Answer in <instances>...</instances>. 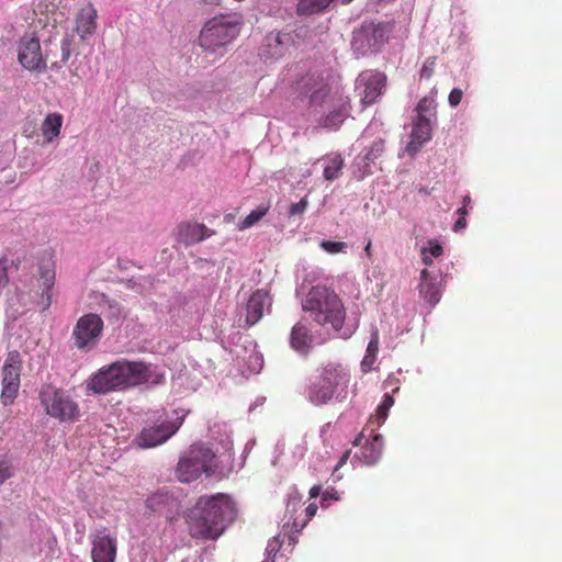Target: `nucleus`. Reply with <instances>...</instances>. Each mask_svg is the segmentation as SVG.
Instances as JSON below:
<instances>
[{"label":"nucleus","instance_id":"nucleus-58","mask_svg":"<svg viewBox=\"0 0 562 562\" xmlns=\"http://www.w3.org/2000/svg\"><path fill=\"white\" fill-rule=\"evenodd\" d=\"M350 334H351V333H350L349 330H345V331H342L340 335H341V337H345V338H346V337H349V336H350Z\"/></svg>","mask_w":562,"mask_h":562},{"label":"nucleus","instance_id":"nucleus-48","mask_svg":"<svg viewBox=\"0 0 562 562\" xmlns=\"http://www.w3.org/2000/svg\"><path fill=\"white\" fill-rule=\"evenodd\" d=\"M327 499H335V501H338L339 499V496H338V493L335 488H331L330 491L329 490H326L324 493H323V498H322V502L324 503L325 501Z\"/></svg>","mask_w":562,"mask_h":562},{"label":"nucleus","instance_id":"nucleus-15","mask_svg":"<svg viewBox=\"0 0 562 562\" xmlns=\"http://www.w3.org/2000/svg\"><path fill=\"white\" fill-rule=\"evenodd\" d=\"M442 277L424 269L420 272L419 295L434 307L441 299Z\"/></svg>","mask_w":562,"mask_h":562},{"label":"nucleus","instance_id":"nucleus-22","mask_svg":"<svg viewBox=\"0 0 562 562\" xmlns=\"http://www.w3.org/2000/svg\"><path fill=\"white\" fill-rule=\"evenodd\" d=\"M383 446V436L381 434H374L372 439L370 441L368 439L362 447L361 454H355L352 462L359 460L368 465L374 464L382 456Z\"/></svg>","mask_w":562,"mask_h":562},{"label":"nucleus","instance_id":"nucleus-51","mask_svg":"<svg viewBox=\"0 0 562 562\" xmlns=\"http://www.w3.org/2000/svg\"><path fill=\"white\" fill-rule=\"evenodd\" d=\"M350 453H351V451H350V450H348V451H346V452L341 456V458H340V460H339V462H338V464H337L336 469H338L339 467H341L342 464H345V463H346V461H347V460H348V458L350 457Z\"/></svg>","mask_w":562,"mask_h":562},{"label":"nucleus","instance_id":"nucleus-54","mask_svg":"<svg viewBox=\"0 0 562 562\" xmlns=\"http://www.w3.org/2000/svg\"><path fill=\"white\" fill-rule=\"evenodd\" d=\"M252 358L255 359V361H256V362H258L259 364H261L262 359H261V357H260L259 355H257V353L251 355V356H250V359H252Z\"/></svg>","mask_w":562,"mask_h":562},{"label":"nucleus","instance_id":"nucleus-60","mask_svg":"<svg viewBox=\"0 0 562 562\" xmlns=\"http://www.w3.org/2000/svg\"><path fill=\"white\" fill-rule=\"evenodd\" d=\"M57 22H58V18H57V16H55V18H54V25H55Z\"/></svg>","mask_w":562,"mask_h":562},{"label":"nucleus","instance_id":"nucleus-2","mask_svg":"<svg viewBox=\"0 0 562 562\" xmlns=\"http://www.w3.org/2000/svg\"><path fill=\"white\" fill-rule=\"evenodd\" d=\"M162 380V374L144 362L122 360L100 369L88 382V389L97 394H105L144 383L160 384Z\"/></svg>","mask_w":562,"mask_h":562},{"label":"nucleus","instance_id":"nucleus-7","mask_svg":"<svg viewBox=\"0 0 562 562\" xmlns=\"http://www.w3.org/2000/svg\"><path fill=\"white\" fill-rule=\"evenodd\" d=\"M46 413L60 422H74L79 416V407L67 392L52 385H45L40 392Z\"/></svg>","mask_w":562,"mask_h":562},{"label":"nucleus","instance_id":"nucleus-37","mask_svg":"<svg viewBox=\"0 0 562 562\" xmlns=\"http://www.w3.org/2000/svg\"><path fill=\"white\" fill-rule=\"evenodd\" d=\"M268 212V207H258L257 210H254L248 214L244 221L240 223V229L248 228L252 226L255 223L260 221L266 213Z\"/></svg>","mask_w":562,"mask_h":562},{"label":"nucleus","instance_id":"nucleus-40","mask_svg":"<svg viewBox=\"0 0 562 562\" xmlns=\"http://www.w3.org/2000/svg\"><path fill=\"white\" fill-rule=\"evenodd\" d=\"M436 58L429 57L425 60L420 69V79H430L435 72Z\"/></svg>","mask_w":562,"mask_h":562},{"label":"nucleus","instance_id":"nucleus-13","mask_svg":"<svg viewBox=\"0 0 562 562\" xmlns=\"http://www.w3.org/2000/svg\"><path fill=\"white\" fill-rule=\"evenodd\" d=\"M385 76L383 74L363 72L359 76L358 89L363 87L361 101L364 105L372 104L381 94L385 86Z\"/></svg>","mask_w":562,"mask_h":562},{"label":"nucleus","instance_id":"nucleus-21","mask_svg":"<svg viewBox=\"0 0 562 562\" xmlns=\"http://www.w3.org/2000/svg\"><path fill=\"white\" fill-rule=\"evenodd\" d=\"M313 336L310 329L302 323L293 326L290 335V345L299 353L306 356L313 346Z\"/></svg>","mask_w":562,"mask_h":562},{"label":"nucleus","instance_id":"nucleus-47","mask_svg":"<svg viewBox=\"0 0 562 562\" xmlns=\"http://www.w3.org/2000/svg\"><path fill=\"white\" fill-rule=\"evenodd\" d=\"M8 282V272L4 260H0V286H3Z\"/></svg>","mask_w":562,"mask_h":562},{"label":"nucleus","instance_id":"nucleus-16","mask_svg":"<svg viewBox=\"0 0 562 562\" xmlns=\"http://www.w3.org/2000/svg\"><path fill=\"white\" fill-rule=\"evenodd\" d=\"M324 110L328 111L322 119V125L327 128H337L349 115L348 99L341 94L330 99Z\"/></svg>","mask_w":562,"mask_h":562},{"label":"nucleus","instance_id":"nucleus-56","mask_svg":"<svg viewBox=\"0 0 562 562\" xmlns=\"http://www.w3.org/2000/svg\"><path fill=\"white\" fill-rule=\"evenodd\" d=\"M370 249H371V243L369 241V243L367 244L366 248H364V250H366V252H367V255H368V256H370V255H371V254H370Z\"/></svg>","mask_w":562,"mask_h":562},{"label":"nucleus","instance_id":"nucleus-28","mask_svg":"<svg viewBox=\"0 0 562 562\" xmlns=\"http://www.w3.org/2000/svg\"><path fill=\"white\" fill-rule=\"evenodd\" d=\"M61 124L63 116L59 113H50L45 117L42 124V132L48 143L59 135Z\"/></svg>","mask_w":562,"mask_h":562},{"label":"nucleus","instance_id":"nucleus-46","mask_svg":"<svg viewBox=\"0 0 562 562\" xmlns=\"http://www.w3.org/2000/svg\"><path fill=\"white\" fill-rule=\"evenodd\" d=\"M281 544H282V541L279 539V537H274L272 538L269 542H268V546H267V553L269 557H271L272 554L276 555L277 552L280 550L281 548Z\"/></svg>","mask_w":562,"mask_h":562},{"label":"nucleus","instance_id":"nucleus-61","mask_svg":"<svg viewBox=\"0 0 562 562\" xmlns=\"http://www.w3.org/2000/svg\"><path fill=\"white\" fill-rule=\"evenodd\" d=\"M379 170H382V161L379 162Z\"/></svg>","mask_w":562,"mask_h":562},{"label":"nucleus","instance_id":"nucleus-50","mask_svg":"<svg viewBox=\"0 0 562 562\" xmlns=\"http://www.w3.org/2000/svg\"><path fill=\"white\" fill-rule=\"evenodd\" d=\"M306 516L308 518H312L313 516H315L316 512H317V505L312 503L310 504L307 507H306Z\"/></svg>","mask_w":562,"mask_h":562},{"label":"nucleus","instance_id":"nucleus-38","mask_svg":"<svg viewBox=\"0 0 562 562\" xmlns=\"http://www.w3.org/2000/svg\"><path fill=\"white\" fill-rule=\"evenodd\" d=\"M103 301H104L103 308H105V306L108 307L106 311H103V313H105L106 317L119 321L121 318V307L117 304V302L111 301L108 297H105L104 295H103Z\"/></svg>","mask_w":562,"mask_h":562},{"label":"nucleus","instance_id":"nucleus-6","mask_svg":"<svg viewBox=\"0 0 562 562\" xmlns=\"http://www.w3.org/2000/svg\"><path fill=\"white\" fill-rule=\"evenodd\" d=\"M347 382L346 373L342 370L328 364L310 385L308 400L315 405L326 404L339 387H346Z\"/></svg>","mask_w":562,"mask_h":562},{"label":"nucleus","instance_id":"nucleus-42","mask_svg":"<svg viewBox=\"0 0 562 562\" xmlns=\"http://www.w3.org/2000/svg\"><path fill=\"white\" fill-rule=\"evenodd\" d=\"M13 475L11 464L7 460L0 461V486Z\"/></svg>","mask_w":562,"mask_h":562},{"label":"nucleus","instance_id":"nucleus-4","mask_svg":"<svg viewBox=\"0 0 562 562\" xmlns=\"http://www.w3.org/2000/svg\"><path fill=\"white\" fill-rule=\"evenodd\" d=\"M215 453L203 443H194L186 451L176 470L179 481L189 483L196 480L202 473L211 475Z\"/></svg>","mask_w":562,"mask_h":562},{"label":"nucleus","instance_id":"nucleus-1","mask_svg":"<svg viewBox=\"0 0 562 562\" xmlns=\"http://www.w3.org/2000/svg\"><path fill=\"white\" fill-rule=\"evenodd\" d=\"M236 513L234 502L225 494L200 497L187 513L190 535L194 538L216 539L235 520Z\"/></svg>","mask_w":562,"mask_h":562},{"label":"nucleus","instance_id":"nucleus-11","mask_svg":"<svg viewBox=\"0 0 562 562\" xmlns=\"http://www.w3.org/2000/svg\"><path fill=\"white\" fill-rule=\"evenodd\" d=\"M103 329V321L98 314L81 316L74 328L72 338L78 349H91L100 338Z\"/></svg>","mask_w":562,"mask_h":562},{"label":"nucleus","instance_id":"nucleus-26","mask_svg":"<svg viewBox=\"0 0 562 562\" xmlns=\"http://www.w3.org/2000/svg\"><path fill=\"white\" fill-rule=\"evenodd\" d=\"M386 418V394L383 395L382 402L378 407V415L375 417H371L361 431V434L355 439L353 445L359 446L362 438L368 435L369 438L374 436L376 427H380L384 419Z\"/></svg>","mask_w":562,"mask_h":562},{"label":"nucleus","instance_id":"nucleus-25","mask_svg":"<svg viewBox=\"0 0 562 562\" xmlns=\"http://www.w3.org/2000/svg\"><path fill=\"white\" fill-rule=\"evenodd\" d=\"M48 43V50H50V56L48 59H52V67H59V63L65 64L72 52L74 36L66 35L59 46L55 45V49L50 46L53 45L52 38L46 41Z\"/></svg>","mask_w":562,"mask_h":562},{"label":"nucleus","instance_id":"nucleus-31","mask_svg":"<svg viewBox=\"0 0 562 562\" xmlns=\"http://www.w3.org/2000/svg\"><path fill=\"white\" fill-rule=\"evenodd\" d=\"M436 108L437 102L434 95H426L423 99L419 100L417 103V106L415 109L417 115L416 119H424V120H436Z\"/></svg>","mask_w":562,"mask_h":562},{"label":"nucleus","instance_id":"nucleus-45","mask_svg":"<svg viewBox=\"0 0 562 562\" xmlns=\"http://www.w3.org/2000/svg\"><path fill=\"white\" fill-rule=\"evenodd\" d=\"M21 355L19 351L14 350L9 352L5 364L8 367H20L21 368Z\"/></svg>","mask_w":562,"mask_h":562},{"label":"nucleus","instance_id":"nucleus-62","mask_svg":"<svg viewBox=\"0 0 562 562\" xmlns=\"http://www.w3.org/2000/svg\"><path fill=\"white\" fill-rule=\"evenodd\" d=\"M254 443H255V441H249V442H247V446H250V445H254Z\"/></svg>","mask_w":562,"mask_h":562},{"label":"nucleus","instance_id":"nucleus-57","mask_svg":"<svg viewBox=\"0 0 562 562\" xmlns=\"http://www.w3.org/2000/svg\"><path fill=\"white\" fill-rule=\"evenodd\" d=\"M387 403H389V409L391 408V406L393 405L394 403V400L392 398L391 395H389V400H387Z\"/></svg>","mask_w":562,"mask_h":562},{"label":"nucleus","instance_id":"nucleus-9","mask_svg":"<svg viewBox=\"0 0 562 562\" xmlns=\"http://www.w3.org/2000/svg\"><path fill=\"white\" fill-rule=\"evenodd\" d=\"M50 56L48 43L44 41V52L37 37L23 36L18 45V59L23 68L30 71L42 72L46 70V61Z\"/></svg>","mask_w":562,"mask_h":562},{"label":"nucleus","instance_id":"nucleus-44","mask_svg":"<svg viewBox=\"0 0 562 562\" xmlns=\"http://www.w3.org/2000/svg\"><path fill=\"white\" fill-rule=\"evenodd\" d=\"M306 206H307V200L302 199L300 202L291 204V206L289 209V214L290 215H300V214L304 213Z\"/></svg>","mask_w":562,"mask_h":562},{"label":"nucleus","instance_id":"nucleus-43","mask_svg":"<svg viewBox=\"0 0 562 562\" xmlns=\"http://www.w3.org/2000/svg\"><path fill=\"white\" fill-rule=\"evenodd\" d=\"M462 97H463L462 90L459 88H453L448 98L449 104L452 108L458 106L462 100Z\"/></svg>","mask_w":562,"mask_h":562},{"label":"nucleus","instance_id":"nucleus-41","mask_svg":"<svg viewBox=\"0 0 562 562\" xmlns=\"http://www.w3.org/2000/svg\"><path fill=\"white\" fill-rule=\"evenodd\" d=\"M20 367H3V381L20 382Z\"/></svg>","mask_w":562,"mask_h":562},{"label":"nucleus","instance_id":"nucleus-10","mask_svg":"<svg viewBox=\"0 0 562 562\" xmlns=\"http://www.w3.org/2000/svg\"><path fill=\"white\" fill-rule=\"evenodd\" d=\"M385 25L383 23L363 22L353 31L351 47L357 55L380 52L384 45Z\"/></svg>","mask_w":562,"mask_h":562},{"label":"nucleus","instance_id":"nucleus-12","mask_svg":"<svg viewBox=\"0 0 562 562\" xmlns=\"http://www.w3.org/2000/svg\"><path fill=\"white\" fill-rule=\"evenodd\" d=\"M183 416L173 420H166L159 425L144 428L134 439L139 448H153L167 441L179 429Z\"/></svg>","mask_w":562,"mask_h":562},{"label":"nucleus","instance_id":"nucleus-3","mask_svg":"<svg viewBox=\"0 0 562 562\" xmlns=\"http://www.w3.org/2000/svg\"><path fill=\"white\" fill-rule=\"evenodd\" d=\"M305 312H311L316 323L330 324L336 331H341L345 308L338 295L325 285L313 286L302 302Z\"/></svg>","mask_w":562,"mask_h":562},{"label":"nucleus","instance_id":"nucleus-39","mask_svg":"<svg viewBox=\"0 0 562 562\" xmlns=\"http://www.w3.org/2000/svg\"><path fill=\"white\" fill-rule=\"evenodd\" d=\"M321 247L329 254H337L345 252L348 245L344 241L323 240Z\"/></svg>","mask_w":562,"mask_h":562},{"label":"nucleus","instance_id":"nucleus-49","mask_svg":"<svg viewBox=\"0 0 562 562\" xmlns=\"http://www.w3.org/2000/svg\"><path fill=\"white\" fill-rule=\"evenodd\" d=\"M467 226V220L464 216H459V218L456 221L453 225V231L459 232Z\"/></svg>","mask_w":562,"mask_h":562},{"label":"nucleus","instance_id":"nucleus-34","mask_svg":"<svg viewBox=\"0 0 562 562\" xmlns=\"http://www.w3.org/2000/svg\"><path fill=\"white\" fill-rule=\"evenodd\" d=\"M443 249L437 239H430L427 243V246L422 249V258L423 262L426 266H430L432 263L434 258H438L442 255Z\"/></svg>","mask_w":562,"mask_h":562},{"label":"nucleus","instance_id":"nucleus-53","mask_svg":"<svg viewBox=\"0 0 562 562\" xmlns=\"http://www.w3.org/2000/svg\"><path fill=\"white\" fill-rule=\"evenodd\" d=\"M458 214H459V216H464V217H465V216H467V214H468L467 206H465V205H463L462 207H460V209L458 210Z\"/></svg>","mask_w":562,"mask_h":562},{"label":"nucleus","instance_id":"nucleus-30","mask_svg":"<svg viewBox=\"0 0 562 562\" xmlns=\"http://www.w3.org/2000/svg\"><path fill=\"white\" fill-rule=\"evenodd\" d=\"M176 502L173 496L168 492L159 491L147 498L146 506L155 513H161L162 509Z\"/></svg>","mask_w":562,"mask_h":562},{"label":"nucleus","instance_id":"nucleus-27","mask_svg":"<svg viewBox=\"0 0 562 562\" xmlns=\"http://www.w3.org/2000/svg\"><path fill=\"white\" fill-rule=\"evenodd\" d=\"M335 0H300L297 3V13L300 15L316 14L327 9ZM352 0H341V3L347 4Z\"/></svg>","mask_w":562,"mask_h":562},{"label":"nucleus","instance_id":"nucleus-8","mask_svg":"<svg viewBox=\"0 0 562 562\" xmlns=\"http://www.w3.org/2000/svg\"><path fill=\"white\" fill-rule=\"evenodd\" d=\"M296 91L300 97L308 99L311 106H325L339 94L338 91H333L328 79L319 71H310L302 76L296 82Z\"/></svg>","mask_w":562,"mask_h":562},{"label":"nucleus","instance_id":"nucleus-20","mask_svg":"<svg viewBox=\"0 0 562 562\" xmlns=\"http://www.w3.org/2000/svg\"><path fill=\"white\" fill-rule=\"evenodd\" d=\"M269 303L268 293L265 290H257L249 297L246 305L245 322L248 326L255 325L263 315V308Z\"/></svg>","mask_w":562,"mask_h":562},{"label":"nucleus","instance_id":"nucleus-55","mask_svg":"<svg viewBox=\"0 0 562 562\" xmlns=\"http://www.w3.org/2000/svg\"><path fill=\"white\" fill-rule=\"evenodd\" d=\"M195 262H196L198 265H200L201 267H203V265H209V263H211L209 260H206V259H201V258H200L199 260H196Z\"/></svg>","mask_w":562,"mask_h":562},{"label":"nucleus","instance_id":"nucleus-29","mask_svg":"<svg viewBox=\"0 0 562 562\" xmlns=\"http://www.w3.org/2000/svg\"><path fill=\"white\" fill-rule=\"evenodd\" d=\"M379 350V335L378 331H372L370 341L367 347L366 356L361 361V370L363 372H369L371 370H374L373 367L375 360H376V353Z\"/></svg>","mask_w":562,"mask_h":562},{"label":"nucleus","instance_id":"nucleus-19","mask_svg":"<svg viewBox=\"0 0 562 562\" xmlns=\"http://www.w3.org/2000/svg\"><path fill=\"white\" fill-rule=\"evenodd\" d=\"M92 560L93 562H114L116 555L115 540L108 535H97L92 541Z\"/></svg>","mask_w":562,"mask_h":562},{"label":"nucleus","instance_id":"nucleus-24","mask_svg":"<svg viewBox=\"0 0 562 562\" xmlns=\"http://www.w3.org/2000/svg\"><path fill=\"white\" fill-rule=\"evenodd\" d=\"M97 10L89 5L88 8L82 9L77 15V26L76 31L80 35L82 40H86L88 36L92 35L97 27Z\"/></svg>","mask_w":562,"mask_h":562},{"label":"nucleus","instance_id":"nucleus-32","mask_svg":"<svg viewBox=\"0 0 562 562\" xmlns=\"http://www.w3.org/2000/svg\"><path fill=\"white\" fill-rule=\"evenodd\" d=\"M384 140L374 142L370 150L363 157L366 171L372 173L371 166L376 165V159L381 158L384 153Z\"/></svg>","mask_w":562,"mask_h":562},{"label":"nucleus","instance_id":"nucleus-14","mask_svg":"<svg viewBox=\"0 0 562 562\" xmlns=\"http://www.w3.org/2000/svg\"><path fill=\"white\" fill-rule=\"evenodd\" d=\"M432 137V125L430 120L414 119L409 142L405 147V151L411 156H415L425 144Z\"/></svg>","mask_w":562,"mask_h":562},{"label":"nucleus","instance_id":"nucleus-17","mask_svg":"<svg viewBox=\"0 0 562 562\" xmlns=\"http://www.w3.org/2000/svg\"><path fill=\"white\" fill-rule=\"evenodd\" d=\"M40 282L42 293L37 304L42 307V312H44L52 304V291L55 284V269L50 260L43 261L40 265Z\"/></svg>","mask_w":562,"mask_h":562},{"label":"nucleus","instance_id":"nucleus-18","mask_svg":"<svg viewBox=\"0 0 562 562\" xmlns=\"http://www.w3.org/2000/svg\"><path fill=\"white\" fill-rule=\"evenodd\" d=\"M292 42L290 33H270L265 37L260 55L267 58H278L285 54Z\"/></svg>","mask_w":562,"mask_h":562},{"label":"nucleus","instance_id":"nucleus-52","mask_svg":"<svg viewBox=\"0 0 562 562\" xmlns=\"http://www.w3.org/2000/svg\"><path fill=\"white\" fill-rule=\"evenodd\" d=\"M319 493H321V486L315 485L311 488L310 496H311V498H314V497H317L319 495Z\"/></svg>","mask_w":562,"mask_h":562},{"label":"nucleus","instance_id":"nucleus-5","mask_svg":"<svg viewBox=\"0 0 562 562\" xmlns=\"http://www.w3.org/2000/svg\"><path fill=\"white\" fill-rule=\"evenodd\" d=\"M238 33L239 23L237 20L227 16H215L205 23L199 42L204 49L215 50L232 42Z\"/></svg>","mask_w":562,"mask_h":562},{"label":"nucleus","instance_id":"nucleus-36","mask_svg":"<svg viewBox=\"0 0 562 562\" xmlns=\"http://www.w3.org/2000/svg\"><path fill=\"white\" fill-rule=\"evenodd\" d=\"M341 167L342 159L339 155H336L330 159L329 164L324 169L325 179L329 181L337 179Z\"/></svg>","mask_w":562,"mask_h":562},{"label":"nucleus","instance_id":"nucleus-59","mask_svg":"<svg viewBox=\"0 0 562 562\" xmlns=\"http://www.w3.org/2000/svg\"><path fill=\"white\" fill-rule=\"evenodd\" d=\"M469 203H470V196H468V195H467V196H464V199H463V205H465V206H467Z\"/></svg>","mask_w":562,"mask_h":562},{"label":"nucleus","instance_id":"nucleus-35","mask_svg":"<svg viewBox=\"0 0 562 562\" xmlns=\"http://www.w3.org/2000/svg\"><path fill=\"white\" fill-rule=\"evenodd\" d=\"M20 382L3 381V389L1 393V402L3 405H10L16 397Z\"/></svg>","mask_w":562,"mask_h":562},{"label":"nucleus","instance_id":"nucleus-23","mask_svg":"<svg viewBox=\"0 0 562 562\" xmlns=\"http://www.w3.org/2000/svg\"><path fill=\"white\" fill-rule=\"evenodd\" d=\"M207 228L204 224L182 223L178 227V240L186 246H190L202 241L209 236Z\"/></svg>","mask_w":562,"mask_h":562},{"label":"nucleus","instance_id":"nucleus-33","mask_svg":"<svg viewBox=\"0 0 562 562\" xmlns=\"http://www.w3.org/2000/svg\"><path fill=\"white\" fill-rule=\"evenodd\" d=\"M127 289L135 291L136 293L144 294L148 292L154 285V278L150 276H140L138 278L128 279L125 282Z\"/></svg>","mask_w":562,"mask_h":562}]
</instances>
